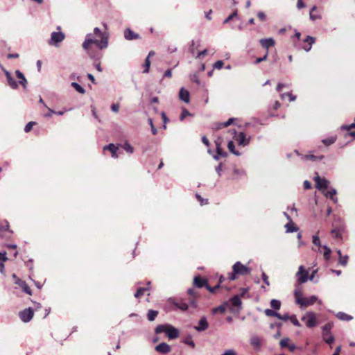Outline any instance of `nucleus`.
Wrapping results in <instances>:
<instances>
[{"mask_svg":"<svg viewBox=\"0 0 355 355\" xmlns=\"http://www.w3.org/2000/svg\"><path fill=\"white\" fill-rule=\"evenodd\" d=\"M94 35L100 40L93 38L92 34L90 33L87 35V38L83 44V48L87 51L90 57H94L91 51L92 44H95L100 50L105 49L108 46L109 35L107 33H103L98 28L96 27L94 29Z\"/></svg>","mask_w":355,"mask_h":355,"instance_id":"nucleus-1","label":"nucleus"},{"mask_svg":"<svg viewBox=\"0 0 355 355\" xmlns=\"http://www.w3.org/2000/svg\"><path fill=\"white\" fill-rule=\"evenodd\" d=\"M294 297L296 304L300 305L302 308H306L313 305L318 300V297L315 295L311 296L309 297H304L302 288H296L295 289Z\"/></svg>","mask_w":355,"mask_h":355,"instance_id":"nucleus-2","label":"nucleus"},{"mask_svg":"<svg viewBox=\"0 0 355 355\" xmlns=\"http://www.w3.org/2000/svg\"><path fill=\"white\" fill-rule=\"evenodd\" d=\"M250 268L243 265L240 261L236 262L232 266V272L228 273L227 279L233 281L236 279L238 275H245L250 274Z\"/></svg>","mask_w":355,"mask_h":355,"instance_id":"nucleus-3","label":"nucleus"},{"mask_svg":"<svg viewBox=\"0 0 355 355\" xmlns=\"http://www.w3.org/2000/svg\"><path fill=\"white\" fill-rule=\"evenodd\" d=\"M156 334L166 333L170 339H175L179 336V331L170 324H159L155 330Z\"/></svg>","mask_w":355,"mask_h":355,"instance_id":"nucleus-4","label":"nucleus"},{"mask_svg":"<svg viewBox=\"0 0 355 355\" xmlns=\"http://www.w3.org/2000/svg\"><path fill=\"white\" fill-rule=\"evenodd\" d=\"M301 320L305 322L306 326L309 328L315 327L318 324L315 313L311 311L307 312Z\"/></svg>","mask_w":355,"mask_h":355,"instance_id":"nucleus-5","label":"nucleus"},{"mask_svg":"<svg viewBox=\"0 0 355 355\" xmlns=\"http://www.w3.org/2000/svg\"><path fill=\"white\" fill-rule=\"evenodd\" d=\"M333 327L331 323H327L322 328V338L323 340L328 344H331L334 341V337L331 334V330Z\"/></svg>","mask_w":355,"mask_h":355,"instance_id":"nucleus-6","label":"nucleus"},{"mask_svg":"<svg viewBox=\"0 0 355 355\" xmlns=\"http://www.w3.org/2000/svg\"><path fill=\"white\" fill-rule=\"evenodd\" d=\"M345 232V227L343 225H340L338 227H334L331 230L332 237L337 241L341 242L343 241V236Z\"/></svg>","mask_w":355,"mask_h":355,"instance_id":"nucleus-7","label":"nucleus"},{"mask_svg":"<svg viewBox=\"0 0 355 355\" xmlns=\"http://www.w3.org/2000/svg\"><path fill=\"white\" fill-rule=\"evenodd\" d=\"M187 294L189 296L188 299L189 303L192 307L196 308L197 306V300L200 297L199 292L191 288L187 290Z\"/></svg>","mask_w":355,"mask_h":355,"instance_id":"nucleus-8","label":"nucleus"},{"mask_svg":"<svg viewBox=\"0 0 355 355\" xmlns=\"http://www.w3.org/2000/svg\"><path fill=\"white\" fill-rule=\"evenodd\" d=\"M234 139L239 146H245L250 143V137H247L246 135L241 132L239 134L235 132V135L234 136Z\"/></svg>","mask_w":355,"mask_h":355,"instance_id":"nucleus-9","label":"nucleus"},{"mask_svg":"<svg viewBox=\"0 0 355 355\" xmlns=\"http://www.w3.org/2000/svg\"><path fill=\"white\" fill-rule=\"evenodd\" d=\"M34 315V311L31 308L25 309L19 313V318L24 322H29Z\"/></svg>","mask_w":355,"mask_h":355,"instance_id":"nucleus-10","label":"nucleus"},{"mask_svg":"<svg viewBox=\"0 0 355 355\" xmlns=\"http://www.w3.org/2000/svg\"><path fill=\"white\" fill-rule=\"evenodd\" d=\"M207 279L202 277L200 275L195 276L193 278V286L198 288H207L208 286Z\"/></svg>","mask_w":355,"mask_h":355,"instance_id":"nucleus-11","label":"nucleus"},{"mask_svg":"<svg viewBox=\"0 0 355 355\" xmlns=\"http://www.w3.org/2000/svg\"><path fill=\"white\" fill-rule=\"evenodd\" d=\"M308 275L309 272L305 270L304 267L303 266H300L297 273V275L298 276V282L300 284L306 282L308 280Z\"/></svg>","mask_w":355,"mask_h":355,"instance_id":"nucleus-12","label":"nucleus"},{"mask_svg":"<svg viewBox=\"0 0 355 355\" xmlns=\"http://www.w3.org/2000/svg\"><path fill=\"white\" fill-rule=\"evenodd\" d=\"M155 349L156 352L162 354H167L171 352V347L166 343H161Z\"/></svg>","mask_w":355,"mask_h":355,"instance_id":"nucleus-13","label":"nucleus"},{"mask_svg":"<svg viewBox=\"0 0 355 355\" xmlns=\"http://www.w3.org/2000/svg\"><path fill=\"white\" fill-rule=\"evenodd\" d=\"M316 187L318 189H326L329 186V182L325 178H322L317 175L314 178Z\"/></svg>","mask_w":355,"mask_h":355,"instance_id":"nucleus-14","label":"nucleus"},{"mask_svg":"<svg viewBox=\"0 0 355 355\" xmlns=\"http://www.w3.org/2000/svg\"><path fill=\"white\" fill-rule=\"evenodd\" d=\"M287 218L289 220V222L285 225V228L286 229V232H295L299 230L297 226L293 223L291 220V217L285 213Z\"/></svg>","mask_w":355,"mask_h":355,"instance_id":"nucleus-15","label":"nucleus"},{"mask_svg":"<svg viewBox=\"0 0 355 355\" xmlns=\"http://www.w3.org/2000/svg\"><path fill=\"white\" fill-rule=\"evenodd\" d=\"M64 38L65 35L62 32H53L51 33V40L54 44L61 42Z\"/></svg>","mask_w":355,"mask_h":355,"instance_id":"nucleus-16","label":"nucleus"},{"mask_svg":"<svg viewBox=\"0 0 355 355\" xmlns=\"http://www.w3.org/2000/svg\"><path fill=\"white\" fill-rule=\"evenodd\" d=\"M259 43L261 46L266 49V51L268 52V49L275 46V42L272 38H267V39H261L259 40Z\"/></svg>","mask_w":355,"mask_h":355,"instance_id":"nucleus-17","label":"nucleus"},{"mask_svg":"<svg viewBox=\"0 0 355 355\" xmlns=\"http://www.w3.org/2000/svg\"><path fill=\"white\" fill-rule=\"evenodd\" d=\"M315 42V38L312 36H307L304 40V44L302 46V49L306 51H309L311 49L312 44Z\"/></svg>","mask_w":355,"mask_h":355,"instance_id":"nucleus-18","label":"nucleus"},{"mask_svg":"<svg viewBox=\"0 0 355 355\" xmlns=\"http://www.w3.org/2000/svg\"><path fill=\"white\" fill-rule=\"evenodd\" d=\"M124 37L128 40H133L140 39L139 34L135 33L131 29L127 28L124 31Z\"/></svg>","mask_w":355,"mask_h":355,"instance_id":"nucleus-19","label":"nucleus"},{"mask_svg":"<svg viewBox=\"0 0 355 355\" xmlns=\"http://www.w3.org/2000/svg\"><path fill=\"white\" fill-rule=\"evenodd\" d=\"M209 327L208 322L205 317L200 318L198 322V326L195 327V329L198 331H202L206 330Z\"/></svg>","mask_w":355,"mask_h":355,"instance_id":"nucleus-20","label":"nucleus"},{"mask_svg":"<svg viewBox=\"0 0 355 355\" xmlns=\"http://www.w3.org/2000/svg\"><path fill=\"white\" fill-rule=\"evenodd\" d=\"M5 74L7 78L8 85L12 88V89H17L18 87V85L17 82L15 80V79L12 77L11 74L8 71L5 70Z\"/></svg>","mask_w":355,"mask_h":355,"instance_id":"nucleus-21","label":"nucleus"},{"mask_svg":"<svg viewBox=\"0 0 355 355\" xmlns=\"http://www.w3.org/2000/svg\"><path fill=\"white\" fill-rule=\"evenodd\" d=\"M179 97L182 101L188 103L190 98L189 91L182 87L179 92Z\"/></svg>","mask_w":355,"mask_h":355,"instance_id":"nucleus-22","label":"nucleus"},{"mask_svg":"<svg viewBox=\"0 0 355 355\" xmlns=\"http://www.w3.org/2000/svg\"><path fill=\"white\" fill-rule=\"evenodd\" d=\"M309 17L312 21L322 19V15L320 13H318L317 6H314L312 7L310 10Z\"/></svg>","mask_w":355,"mask_h":355,"instance_id":"nucleus-23","label":"nucleus"},{"mask_svg":"<svg viewBox=\"0 0 355 355\" xmlns=\"http://www.w3.org/2000/svg\"><path fill=\"white\" fill-rule=\"evenodd\" d=\"M103 150H109L111 153L112 157H114V158H117L118 157V155L116 153L117 150H118V147L116 146H115L114 144H110L109 145L105 146L103 147Z\"/></svg>","mask_w":355,"mask_h":355,"instance_id":"nucleus-24","label":"nucleus"},{"mask_svg":"<svg viewBox=\"0 0 355 355\" xmlns=\"http://www.w3.org/2000/svg\"><path fill=\"white\" fill-rule=\"evenodd\" d=\"M250 344L255 349H259L262 344V338L257 336H252L250 338Z\"/></svg>","mask_w":355,"mask_h":355,"instance_id":"nucleus-25","label":"nucleus"},{"mask_svg":"<svg viewBox=\"0 0 355 355\" xmlns=\"http://www.w3.org/2000/svg\"><path fill=\"white\" fill-rule=\"evenodd\" d=\"M15 74H16L17 78L19 80V84L21 85V86L23 87H26V84H27V80H26L24 75L19 70H16Z\"/></svg>","mask_w":355,"mask_h":355,"instance_id":"nucleus-26","label":"nucleus"},{"mask_svg":"<svg viewBox=\"0 0 355 355\" xmlns=\"http://www.w3.org/2000/svg\"><path fill=\"white\" fill-rule=\"evenodd\" d=\"M159 312L157 311H155L153 309H150L147 313V318L149 321L152 322L155 320L157 316L158 315Z\"/></svg>","mask_w":355,"mask_h":355,"instance_id":"nucleus-27","label":"nucleus"},{"mask_svg":"<svg viewBox=\"0 0 355 355\" xmlns=\"http://www.w3.org/2000/svg\"><path fill=\"white\" fill-rule=\"evenodd\" d=\"M234 119L233 118L229 119L226 122L216 123V130H220L223 128L227 127L231 125Z\"/></svg>","mask_w":355,"mask_h":355,"instance_id":"nucleus-28","label":"nucleus"},{"mask_svg":"<svg viewBox=\"0 0 355 355\" xmlns=\"http://www.w3.org/2000/svg\"><path fill=\"white\" fill-rule=\"evenodd\" d=\"M336 317L340 320H344V321H349L352 319V316L345 313H343V312H339L336 314Z\"/></svg>","mask_w":355,"mask_h":355,"instance_id":"nucleus-29","label":"nucleus"},{"mask_svg":"<svg viewBox=\"0 0 355 355\" xmlns=\"http://www.w3.org/2000/svg\"><path fill=\"white\" fill-rule=\"evenodd\" d=\"M231 303L234 306L240 307L241 305V300L239 295H235L231 299Z\"/></svg>","mask_w":355,"mask_h":355,"instance_id":"nucleus-30","label":"nucleus"},{"mask_svg":"<svg viewBox=\"0 0 355 355\" xmlns=\"http://www.w3.org/2000/svg\"><path fill=\"white\" fill-rule=\"evenodd\" d=\"M336 141V136H331L330 137H328L327 139H324L322 141V142L327 146H330L335 143Z\"/></svg>","mask_w":355,"mask_h":355,"instance_id":"nucleus-31","label":"nucleus"},{"mask_svg":"<svg viewBox=\"0 0 355 355\" xmlns=\"http://www.w3.org/2000/svg\"><path fill=\"white\" fill-rule=\"evenodd\" d=\"M227 148H228L229 150L232 153H233V154H234L236 155H240V153L235 150V145H234V142L232 141H230L228 142Z\"/></svg>","mask_w":355,"mask_h":355,"instance_id":"nucleus-32","label":"nucleus"},{"mask_svg":"<svg viewBox=\"0 0 355 355\" xmlns=\"http://www.w3.org/2000/svg\"><path fill=\"white\" fill-rule=\"evenodd\" d=\"M264 312L267 316L280 318V314L275 311V310L268 309H266Z\"/></svg>","mask_w":355,"mask_h":355,"instance_id":"nucleus-33","label":"nucleus"},{"mask_svg":"<svg viewBox=\"0 0 355 355\" xmlns=\"http://www.w3.org/2000/svg\"><path fill=\"white\" fill-rule=\"evenodd\" d=\"M270 306L274 310H279L281 307L280 301L273 299L270 301Z\"/></svg>","mask_w":355,"mask_h":355,"instance_id":"nucleus-34","label":"nucleus"},{"mask_svg":"<svg viewBox=\"0 0 355 355\" xmlns=\"http://www.w3.org/2000/svg\"><path fill=\"white\" fill-rule=\"evenodd\" d=\"M175 306L179 308L180 309L182 310V311H186L188 309V307H189V305L187 303L183 302V301H180V302H176L175 304Z\"/></svg>","mask_w":355,"mask_h":355,"instance_id":"nucleus-35","label":"nucleus"},{"mask_svg":"<svg viewBox=\"0 0 355 355\" xmlns=\"http://www.w3.org/2000/svg\"><path fill=\"white\" fill-rule=\"evenodd\" d=\"M71 86L78 92H79L80 94H85V89L82 87L80 86L79 84L76 83H71Z\"/></svg>","mask_w":355,"mask_h":355,"instance_id":"nucleus-36","label":"nucleus"},{"mask_svg":"<svg viewBox=\"0 0 355 355\" xmlns=\"http://www.w3.org/2000/svg\"><path fill=\"white\" fill-rule=\"evenodd\" d=\"M323 249H324V259L326 260V261H328L329 259H330V256H331V250L329 248H328L327 246L324 245L323 247Z\"/></svg>","mask_w":355,"mask_h":355,"instance_id":"nucleus-37","label":"nucleus"},{"mask_svg":"<svg viewBox=\"0 0 355 355\" xmlns=\"http://www.w3.org/2000/svg\"><path fill=\"white\" fill-rule=\"evenodd\" d=\"M183 343L186 345H188L189 346L191 347L192 348H195V343L192 340V337L191 336H187L184 340H183Z\"/></svg>","mask_w":355,"mask_h":355,"instance_id":"nucleus-38","label":"nucleus"},{"mask_svg":"<svg viewBox=\"0 0 355 355\" xmlns=\"http://www.w3.org/2000/svg\"><path fill=\"white\" fill-rule=\"evenodd\" d=\"M148 288H139L137 291V292L135 294V297L136 298H140L141 296L144 295V293L148 291Z\"/></svg>","mask_w":355,"mask_h":355,"instance_id":"nucleus-39","label":"nucleus"},{"mask_svg":"<svg viewBox=\"0 0 355 355\" xmlns=\"http://www.w3.org/2000/svg\"><path fill=\"white\" fill-rule=\"evenodd\" d=\"M123 148L128 153L132 154L134 152V148L130 144H128V142H125L124 144Z\"/></svg>","mask_w":355,"mask_h":355,"instance_id":"nucleus-40","label":"nucleus"},{"mask_svg":"<svg viewBox=\"0 0 355 355\" xmlns=\"http://www.w3.org/2000/svg\"><path fill=\"white\" fill-rule=\"evenodd\" d=\"M348 259L349 257L347 255L340 256V257L338 259V262L343 266H345L347 263Z\"/></svg>","mask_w":355,"mask_h":355,"instance_id":"nucleus-41","label":"nucleus"},{"mask_svg":"<svg viewBox=\"0 0 355 355\" xmlns=\"http://www.w3.org/2000/svg\"><path fill=\"white\" fill-rule=\"evenodd\" d=\"M289 341H290V339L288 338H285L282 339L279 342V345H280L281 347L282 348L288 347V346L289 345Z\"/></svg>","mask_w":355,"mask_h":355,"instance_id":"nucleus-42","label":"nucleus"},{"mask_svg":"<svg viewBox=\"0 0 355 355\" xmlns=\"http://www.w3.org/2000/svg\"><path fill=\"white\" fill-rule=\"evenodd\" d=\"M21 288H22V290L24 293H26L30 295H32V291L26 282H24V284L21 285Z\"/></svg>","mask_w":355,"mask_h":355,"instance_id":"nucleus-43","label":"nucleus"},{"mask_svg":"<svg viewBox=\"0 0 355 355\" xmlns=\"http://www.w3.org/2000/svg\"><path fill=\"white\" fill-rule=\"evenodd\" d=\"M150 60H148V58H146L144 64V70L143 72L145 73H148L149 72V69H150Z\"/></svg>","mask_w":355,"mask_h":355,"instance_id":"nucleus-44","label":"nucleus"},{"mask_svg":"<svg viewBox=\"0 0 355 355\" xmlns=\"http://www.w3.org/2000/svg\"><path fill=\"white\" fill-rule=\"evenodd\" d=\"M12 277L13 279L15 280V284L19 286L20 287L25 282L24 281H23L21 279H19V277H17V276L15 274H12Z\"/></svg>","mask_w":355,"mask_h":355,"instance_id":"nucleus-45","label":"nucleus"},{"mask_svg":"<svg viewBox=\"0 0 355 355\" xmlns=\"http://www.w3.org/2000/svg\"><path fill=\"white\" fill-rule=\"evenodd\" d=\"M9 225L6 223V225H0V237L3 236V234L8 231Z\"/></svg>","mask_w":355,"mask_h":355,"instance_id":"nucleus-46","label":"nucleus"},{"mask_svg":"<svg viewBox=\"0 0 355 355\" xmlns=\"http://www.w3.org/2000/svg\"><path fill=\"white\" fill-rule=\"evenodd\" d=\"M35 124H36V123H35V122H34V121H31V122L28 123L26 125L25 128H24V131H25L26 132H29L32 130L33 127Z\"/></svg>","mask_w":355,"mask_h":355,"instance_id":"nucleus-47","label":"nucleus"},{"mask_svg":"<svg viewBox=\"0 0 355 355\" xmlns=\"http://www.w3.org/2000/svg\"><path fill=\"white\" fill-rule=\"evenodd\" d=\"M352 128H355V118H354V123L350 124V125H344L341 126V130L349 131L352 130Z\"/></svg>","mask_w":355,"mask_h":355,"instance_id":"nucleus-48","label":"nucleus"},{"mask_svg":"<svg viewBox=\"0 0 355 355\" xmlns=\"http://www.w3.org/2000/svg\"><path fill=\"white\" fill-rule=\"evenodd\" d=\"M238 14L237 10H234L229 17L224 20V24H227L234 17H236Z\"/></svg>","mask_w":355,"mask_h":355,"instance_id":"nucleus-49","label":"nucleus"},{"mask_svg":"<svg viewBox=\"0 0 355 355\" xmlns=\"http://www.w3.org/2000/svg\"><path fill=\"white\" fill-rule=\"evenodd\" d=\"M257 17L262 22L265 21L267 19L266 15L261 11L257 13Z\"/></svg>","mask_w":355,"mask_h":355,"instance_id":"nucleus-50","label":"nucleus"},{"mask_svg":"<svg viewBox=\"0 0 355 355\" xmlns=\"http://www.w3.org/2000/svg\"><path fill=\"white\" fill-rule=\"evenodd\" d=\"M224 65V62L222 60H218L214 64V69H221Z\"/></svg>","mask_w":355,"mask_h":355,"instance_id":"nucleus-51","label":"nucleus"},{"mask_svg":"<svg viewBox=\"0 0 355 355\" xmlns=\"http://www.w3.org/2000/svg\"><path fill=\"white\" fill-rule=\"evenodd\" d=\"M290 320L295 326L301 327V324L300 323L295 315H292L291 317H290Z\"/></svg>","mask_w":355,"mask_h":355,"instance_id":"nucleus-52","label":"nucleus"},{"mask_svg":"<svg viewBox=\"0 0 355 355\" xmlns=\"http://www.w3.org/2000/svg\"><path fill=\"white\" fill-rule=\"evenodd\" d=\"M196 197L198 199V200L200 202L201 205H207L208 203V200L202 198L200 195L197 193L196 195Z\"/></svg>","mask_w":355,"mask_h":355,"instance_id":"nucleus-53","label":"nucleus"},{"mask_svg":"<svg viewBox=\"0 0 355 355\" xmlns=\"http://www.w3.org/2000/svg\"><path fill=\"white\" fill-rule=\"evenodd\" d=\"M268 55V52L266 51L265 55L262 58H257L254 61V64L260 63L261 62L265 61L267 60Z\"/></svg>","mask_w":355,"mask_h":355,"instance_id":"nucleus-54","label":"nucleus"},{"mask_svg":"<svg viewBox=\"0 0 355 355\" xmlns=\"http://www.w3.org/2000/svg\"><path fill=\"white\" fill-rule=\"evenodd\" d=\"M336 189H332L329 190V191L327 193L326 196H327V197H329V198H331V199L334 200V196H336Z\"/></svg>","mask_w":355,"mask_h":355,"instance_id":"nucleus-55","label":"nucleus"},{"mask_svg":"<svg viewBox=\"0 0 355 355\" xmlns=\"http://www.w3.org/2000/svg\"><path fill=\"white\" fill-rule=\"evenodd\" d=\"M313 243L315 245L320 246V241L318 234L313 236Z\"/></svg>","mask_w":355,"mask_h":355,"instance_id":"nucleus-56","label":"nucleus"},{"mask_svg":"<svg viewBox=\"0 0 355 355\" xmlns=\"http://www.w3.org/2000/svg\"><path fill=\"white\" fill-rule=\"evenodd\" d=\"M286 96L289 98L290 101H294L296 99V96L291 93L282 94V98H284Z\"/></svg>","mask_w":355,"mask_h":355,"instance_id":"nucleus-57","label":"nucleus"},{"mask_svg":"<svg viewBox=\"0 0 355 355\" xmlns=\"http://www.w3.org/2000/svg\"><path fill=\"white\" fill-rule=\"evenodd\" d=\"M7 248H8V249H10V250H14V252H13V257H14L15 258H16V257H17V254H18V252L16 250V249H17V245H7Z\"/></svg>","mask_w":355,"mask_h":355,"instance_id":"nucleus-58","label":"nucleus"},{"mask_svg":"<svg viewBox=\"0 0 355 355\" xmlns=\"http://www.w3.org/2000/svg\"><path fill=\"white\" fill-rule=\"evenodd\" d=\"M306 158L307 159H310V160H312V161H315L317 159H322L323 158V156L317 157V156H315L313 155H308L306 156Z\"/></svg>","mask_w":355,"mask_h":355,"instance_id":"nucleus-59","label":"nucleus"},{"mask_svg":"<svg viewBox=\"0 0 355 355\" xmlns=\"http://www.w3.org/2000/svg\"><path fill=\"white\" fill-rule=\"evenodd\" d=\"M206 289H207V291H209L211 294H216V293H217V291H218V290H217V289H216V288H215V287H214V286H210L209 284H208V286H207Z\"/></svg>","mask_w":355,"mask_h":355,"instance_id":"nucleus-60","label":"nucleus"},{"mask_svg":"<svg viewBox=\"0 0 355 355\" xmlns=\"http://www.w3.org/2000/svg\"><path fill=\"white\" fill-rule=\"evenodd\" d=\"M225 308L223 306H219L216 308H214L213 309V312L214 313H217V312H220V313H223L225 311Z\"/></svg>","mask_w":355,"mask_h":355,"instance_id":"nucleus-61","label":"nucleus"},{"mask_svg":"<svg viewBox=\"0 0 355 355\" xmlns=\"http://www.w3.org/2000/svg\"><path fill=\"white\" fill-rule=\"evenodd\" d=\"M249 288H242L240 289V295L239 297H244L245 295L248 292Z\"/></svg>","mask_w":355,"mask_h":355,"instance_id":"nucleus-62","label":"nucleus"},{"mask_svg":"<svg viewBox=\"0 0 355 355\" xmlns=\"http://www.w3.org/2000/svg\"><path fill=\"white\" fill-rule=\"evenodd\" d=\"M262 279H263V282L266 285H268V286L270 285V283H269V281H268V277L267 276V275L265 272L262 273Z\"/></svg>","mask_w":355,"mask_h":355,"instance_id":"nucleus-63","label":"nucleus"},{"mask_svg":"<svg viewBox=\"0 0 355 355\" xmlns=\"http://www.w3.org/2000/svg\"><path fill=\"white\" fill-rule=\"evenodd\" d=\"M222 355H237L232 349L226 350Z\"/></svg>","mask_w":355,"mask_h":355,"instance_id":"nucleus-64","label":"nucleus"}]
</instances>
